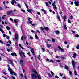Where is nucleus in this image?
Masks as SVG:
<instances>
[{
	"label": "nucleus",
	"instance_id": "603ef678",
	"mask_svg": "<svg viewBox=\"0 0 79 79\" xmlns=\"http://www.w3.org/2000/svg\"><path fill=\"white\" fill-rule=\"evenodd\" d=\"M59 75H60V76H63V74L60 73H59Z\"/></svg>",
	"mask_w": 79,
	"mask_h": 79
},
{
	"label": "nucleus",
	"instance_id": "a19ab883",
	"mask_svg": "<svg viewBox=\"0 0 79 79\" xmlns=\"http://www.w3.org/2000/svg\"><path fill=\"white\" fill-rule=\"evenodd\" d=\"M3 73L4 75H6V74H7V73H6V72H3Z\"/></svg>",
	"mask_w": 79,
	"mask_h": 79
},
{
	"label": "nucleus",
	"instance_id": "7c9ffc66",
	"mask_svg": "<svg viewBox=\"0 0 79 79\" xmlns=\"http://www.w3.org/2000/svg\"><path fill=\"white\" fill-rule=\"evenodd\" d=\"M24 4H25L27 8V9H29V7H28V6H27V4H26V3H24Z\"/></svg>",
	"mask_w": 79,
	"mask_h": 79
},
{
	"label": "nucleus",
	"instance_id": "58836bf2",
	"mask_svg": "<svg viewBox=\"0 0 79 79\" xmlns=\"http://www.w3.org/2000/svg\"><path fill=\"white\" fill-rule=\"evenodd\" d=\"M68 23H71V20H70L69 19H68Z\"/></svg>",
	"mask_w": 79,
	"mask_h": 79
},
{
	"label": "nucleus",
	"instance_id": "e2e57ef3",
	"mask_svg": "<svg viewBox=\"0 0 79 79\" xmlns=\"http://www.w3.org/2000/svg\"><path fill=\"white\" fill-rule=\"evenodd\" d=\"M6 45L7 46H10V44H7Z\"/></svg>",
	"mask_w": 79,
	"mask_h": 79
},
{
	"label": "nucleus",
	"instance_id": "052dcab7",
	"mask_svg": "<svg viewBox=\"0 0 79 79\" xmlns=\"http://www.w3.org/2000/svg\"><path fill=\"white\" fill-rule=\"evenodd\" d=\"M0 43H1V44H3V42H2V41H1V40H0Z\"/></svg>",
	"mask_w": 79,
	"mask_h": 79
},
{
	"label": "nucleus",
	"instance_id": "69168bd1",
	"mask_svg": "<svg viewBox=\"0 0 79 79\" xmlns=\"http://www.w3.org/2000/svg\"><path fill=\"white\" fill-rule=\"evenodd\" d=\"M42 50L43 52H44L45 51V49H44V48H42Z\"/></svg>",
	"mask_w": 79,
	"mask_h": 79
},
{
	"label": "nucleus",
	"instance_id": "ddd939ff",
	"mask_svg": "<svg viewBox=\"0 0 79 79\" xmlns=\"http://www.w3.org/2000/svg\"><path fill=\"white\" fill-rule=\"evenodd\" d=\"M11 55L12 56H17V55H16V54L15 52L11 53Z\"/></svg>",
	"mask_w": 79,
	"mask_h": 79
},
{
	"label": "nucleus",
	"instance_id": "c03bdc74",
	"mask_svg": "<svg viewBox=\"0 0 79 79\" xmlns=\"http://www.w3.org/2000/svg\"><path fill=\"white\" fill-rule=\"evenodd\" d=\"M53 9H57V8L56 7V6H53Z\"/></svg>",
	"mask_w": 79,
	"mask_h": 79
},
{
	"label": "nucleus",
	"instance_id": "39448f33",
	"mask_svg": "<svg viewBox=\"0 0 79 79\" xmlns=\"http://www.w3.org/2000/svg\"><path fill=\"white\" fill-rule=\"evenodd\" d=\"M8 61L10 62V64H11L12 66H14V64H13V60L10 59H8Z\"/></svg>",
	"mask_w": 79,
	"mask_h": 79
},
{
	"label": "nucleus",
	"instance_id": "473e14b6",
	"mask_svg": "<svg viewBox=\"0 0 79 79\" xmlns=\"http://www.w3.org/2000/svg\"><path fill=\"white\" fill-rule=\"evenodd\" d=\"M52 41L53 42H55V40L53 38H52Z\"/></svg>",
	"mask_w": 79,
	"mask_h": 79
},
{
	"label": "nucleus",
	"instance_id": "2eb2a0df",
	"mask_svg": "<svg viewBox=\"0 0 79 79\" xmlns=\"http://www.w3.org/2000/svg\"><path fill=\"white\" fill-rule=\"evenodd\" d=\"M41 11H43V12H44V14H45V15L47 14V12H46V11H45V10L42 9Z\"/></svg>",
	"mask_w": 79,
	"mask_h": 79
},
{
	"label": "nucleus",
	"instance_id": "37998d69",
	"mask_svg": "<svg viewBox=\"0 0 79 79\" xmlns=\"http://www.w3.org/2000/svg\"><path fill=\"white\" fill-rule=\"evenodd\" d=\"M21 11H22L23 12H24V13H25V10H24V9H21Z\"/></svg>",
	"mask_w": 79,
	"mask_h": 79
},
{
	"label": "nucleus",
	"instance_id": "c85d7f7f",
	"mask_svg": "<svg viewBox=\"0 0 79 79\" xmlns=\"http://www.w3.org/2000/svg\"><path fill=\"white\" fill-rule=\"evenodd\" d=\"M0 31L1 32H2V33H3L4 32V31L3 30V29H2V28H0Z\"/></svg>",
	"mask_w": 79,
	"mask_h": 79
},
{
	"label": "nucleus",
	"instance_id": "a211bd4d",
	"mask_svg": "<svg viewBox=\"0 0 79 79\" xmlns=\"http://www.w3.org/2000/svg\"><path fill=\"white\" fill-rule=\"evenodd\" d=\"M23 39L25 40L26 39V36L23 37V36L21 37V40H23Z\"/></svg>",
	"mask_w": 79,
	"mask_h": 79
},
{
	"label": "nucleus",
	"instance_id": "4c0bfd02",
	"mask_svg": "<svg viewBox=\"0 0 79 79\" xmlns=\"http://www.w3.org/2000/svg\"><path fill=\"white\" fill-rule=\"evenodd\" d=\"M74 74L75 76H77V73L76 72V71H74Z\"/></svg>",
	"mask_w": 79,
	"mask_h": 79
},
{
	"label": "nucleus",
	"instance_id": "bf43d9fd",
	"mask_svg": "<svg viewBox=\"0 0 79 79\" xmlns=\"http://www.w3.org/2000/svg\"><path fill=\"white\" fill-rule=\"evenodd\" d=\"M48 75H49V77H52V75H51L50 74H49Z\"/></svg>",
	"mask_w": 79,
	"mask_h": 79
},
{
	"label": "nucleus",
	"instance_id": "aec40b11",
	"mask_svg": "<svg viewBox=\"0 0 79 79\" xmlns=\"http://www.w3.org/2000/svg\"><path fill=\"white\" fill-rule=\"evenodd\" d=\"M76 53H74L73 54V55L72 56V57H73V58H76Z\"/></svg>",
	"mask_w": 79,
	"mask_h": 79
},
{
	"label": "nucleus",
	"instance_id": "bb28decb",
	"mask_svg": "<svg viewBox=\"0 0 79 79\" xmlns=\"http://www.w3.org/2000/svg\"><path fill=\"white\" fill-rule=\"evenodd\" d=\"M20 61L21 64H23V60H20Z\"/></svg>",
	"mask_w": 79,
	"mask_h": 79
},
{
	"label": "nucleus",
	"instance_id": "5701e85b",
	"mask_svg": "<svg viewBox=\"0 0 79 79\" xmlns=\"http://www.w3.org/2000/svg\"><path fill=\"white\" fill-rule=\"evenodd\" d=\"M17 6H18L19 8H21V5H20L19 4V3L17 4Z\"/></svg>",
	"mask_w": 79,
	"mask_h": 79
},
{
	"label": "nucleus",
	"instance_id": "a18cd8bd",
	"mask_svg": "<svg viewBox=\"0 0 79 79\" xmlns=\"http://www.w3.org/2000/svg\"><path fill=\"white\" fill-rule=\"evenodd\" d=\"M60 68H63V66L62 65V64H60Z\"/></svg>",
	"mask_w": 79,
	"mask_h": 79
},
{
	"label": "nucleus",
	"instance_id": "423d86ee",
	"mask_svg": "<svg viewBox=\"0 0 79 79\" xmlns=\"http://www.w3.org/2000/svg\"><path fill=\"white\" fill-rule=\"evenodd\" d=\"M31 18H28V22H27V24H31L32 23V21H30V20L31 19Z\"/></svg>",
	"mask_w": 79,
	"mask_h": 79
},
{
	"label": "nucleus",
	"instance_id": "4d7b16f0",
	"mask_svg": "<svg viewBox=\"0 0 79 79\" xmlns=\"http://www.w3.org/2000/svg\"><path fill=\"white\" fill-rule=\"evenodd\" d=\"M6 49H7V52H10V49H9L8 48H7Z\"/></svg>",
	"mask_w": 79,
	"mask_h": 79
},
{
	"label": "nucleus",
	"instance_id": "3c124183",
	"mask_svg": "<svg viewBox=\"0 0 79 79\" xmlns=\"http://www.w3.org/2000/svg\"><path fill=\"white\" fill-rule=\"evenodd\" d=\"M20 76H21V77H22V78H23V74H21Z\"/></svg>",
	"mask_w": 79,
	"mask_h": 79
},
{
	"label": "nucleus",
	"instance_id": "6e6d98bb",
	"mask_svg": "<svg viewBox=\"0 0 79 79\" xmlns=\"http://www.w3.org/2000/svg\"><path fill=\"white\" fill-rule=\"evenodd\" d=\"M55 78H56V79H58V78H59V77H58L57 76H55Z\"/></svg>",
	"mask_w": 79,
	"mask_h": 79
},
{
	"label": "nucleus",
	"instance_id": "5fc2aeb1",
	"mask_svg": "<svg viewBox=\"0 0 79 79\" xmlns=\"http://www.w3.org/2000/svg\"><path fill=\"white\" fill-rule=\"evenodd\" d=\"M5 9H6L7 8H10V7H7V6H6L5 7Z\"/></svg>",
	"mask_w": 79,
	"mask_h": 79
},
{
	"label": "nucleus",
	"instance_id": "393cba45",
	"mask_svg": "<svg viewBox=\"0 0 79 79\" xmlns=\"http://www.w3.org/2000/svg\"><path fill=\"white\" fill-rule=\"evenodd\" d=\"M35 38L36 39H39L37 35L36 34L35 35Z\"/></svg>",
	"mask_w": 79,
	"mask_h": 79
},
{
	"label": "nucleus",
	"instance_id": "4468645a",
	"mask_svg": "<svg viewBox=\"0 0 79 79\" xmlns=\"http://www.w3.org/2000/svg\"><path fill=\"white\" fill-rule=\"evenodd\" d=\"M13 13V11L11 10L10 11H9L7 12V15H9L10 14H11V13Z\"/></svg>",
	"mask_w": 79,
	"mask_h": 79
},
{
	"label": "nucleus",
	"instance_id": "864d4df0",
	"mask_svg": "<svg viewBox=\"0 0 79 79\" xmlns=\"http://www.w3.org/2000/svg\"><path fill=\"white\" fill-rule=\"evenodd\" d=\"M69 74L70 75H72V72H71V71H69Z\"/></svg>",
	"mask_w": 79,
	"mask_h": 79
},
{
	"label": "nucleus",
	"instance_id": "c756f323",
	"mask_svg": "<svg viewBox=\"0 0 79 79\" xmlns=\"http://www.w3.org/2000/svg\"><path fill=\"white\" fill-rule=\"evenodd\" d=\"M65 68L66 69H67V70H68V66L66 65L65 66Z\"/></svg>",
	"mask_w": 79,
	"mask_h": 79
},
{
	"label": "nucleus",
	"instance_id": "774afa93",
	"mask_svg": "<svg viewBox=\"0 0 79 79\" xmlns=\"http://www.w3.org/2000/svg\"><path fill=\"white\" fill-rule=\"evenodd\" d=\"M3 4H4V6H5V2H3Z\"/></svg>",
	"mask_w": 79,
	"mask_h": 79
},
{
	"label": "nucleus",
	"instance_id": "20e7f679",
	"mask_svg": "<svg viewBox=\"0 0 79 79\" xmlns=\"http://www.w3.org/2000/svg\"><path fill=\"white\" fill-rule=\"evenodd\" d=\"M19 54H20V56H21V58L23 57V56H22V54L23 55L24 57L25 58L26 57V56H25V55H24V53L22 51L19 52Z\"/></svg>",
	"mask_w": 79,
	"mask_h": 79
},
{
	"label": "nucleus",
	"instance_id": "412c9836",
	"mask_svg": "<svg viewBox=\"0 0 79 79\" xmlns=\"http://www.w3.org/2000/svg\"><path fill=\"white\" fill-rule=\"evenodd\" d=\"M57 18L59 19L60 21H61V19H60V16H59L58 15H57Z\"/></svg>",
	"mask_w": 79,
	"mask_h": 79
},
{
	"label": "nucleus",
	"instance_id": "ea45409f",
	"mask_svg": "<svg viewBox=\"0 0 79 79\" xmlns=\"http://www.w3.org/2000/svg\"><path fill=\"white\" fill-rule=\"evenodd\" d=\"M77 49H79V44H78L77 46L76 47Z\"/></svg>",
	"mask_w": 79,
	"mask_h": 79
},
{
	"label": "nucleus",
	"instance_id": "a878e982",
	"mask_svg": "<svg viewBox=\"0 0 79 79\" xmlns=\"http://www.w3.org/2000/svg\"><path fill=\"white\" fill-rule=\"evenodd\" d=\"M6 15H3V16H2V18L3 19H5V17H6Z\"/></svg>",
	"mask_w": 79,
	"mask_h": 79
},
{
	"label": "nucleus",
	"instance_id": "dca6fc26",
	"mask_svg": "<svg viewBox=\"0 0 79 79\" xmlns=\"http://www.w3.org/2000/svg\"><path fill=\"white\" fill-rule=\"evenodd\" d=\"M40 29L41 31H42L43 32H45L44 31V28H43L42 27H40Z\"/></svg>",
	"mask_w": 79,
	"mask_h": 79
},
{
	"label": "nucleus",
	"instance_id": "680f3d73",
	"mask_svg": "<svg viewBox=\"0 0 79 79\" xmlns=\"http://www.w3.org/2000/svg\"><path fill=\"white\" fill-rule=\"evenodd\" d=\"M9 43L10 44H11V42L10 40L9 41Z\"/></svg>",
	"mask_w": 79,
	"mask_h": 79
},
{
	"label": "nucleus",
	"instance_id": "7ed1b4c3",
	"mask_svg": "<svg viewBox=\"0 0 79 79\" xmlns=\"http://www.w3.org/2000/svg\"><path fill=\"white\" fill-rule=\"evenodd\" d=\"M72 64L73 69H74V68L76 67V62H75V61L72 60Z\"/></svg>",
	"mask_w": 79,
	"mask_h": 79
},
{
	"label": "nucleus",
	"instance_id": "49530a36",
	"mask_svg": "<svg viewBox=\"0 0 79 79\" xmlns=\"http://www.w3.org/2000/svg\"><path fill=\"white\" fill-rule=\"evenodd\" d=\"M53 61V60H52V59H51L49 61V62H52Z\"/></svg>",
	"mask_w": 79,
	"mask_h": 79
},
{
	"label": "nucleus",
	"instance_id": "8fccbe9b",
	"mask_svg": "<svg viewBox=\"0 0 79 79\" xmlns=\"http://www.w3.org/2000/svg\"><path fill=\"white\" fill-rule=\"evenodd\" d=\"M72 32L73 34H75V33H76V32H75L74 31H72Z\"/></svg>",
	"mask_w": 79,
	"mask_h": 79
},
{
	"label": "nucleus",
	"instance_id": "e433bc0d",
	"mask_svg": "<svg viewBox=\"0 0 79 79\" xmlns=\"http://www.w3.org/2000/svg\"><path fill=\"white\" fill-rule=\"evenodd\" d=\"M52 46V45H49L48 44H47V47L48 48H49V47H51Z\"/></svg>",
	"mask_w": 79,
	"mask_h": 79
},
{
	"label": "nucleus",
	"instance_id": "f3484780",
	"mask_svg": "<svg viewBox=\"0 0 79 79\" xmlns=\"http://www.w3.org/2000/svg\"><path fill=\"white\" fill-rule=\"evenodd\" d=\"M31 53H32V54H33V55H34V49L31 48Z\"/></svg>",
	"mask_w": 79,
	"mask_h": 79
},
{
	"label": "nucleus",
	"instance_id": "72a5a7b5",
	"mask_svg": "<svg viewBox=\"0 0 79 79\" xmlns=\"http://www.w3.org/2000/svg\"><path fill=\"white\" fill-rule=\"evenodd\" d=\"M19 46L20 47H21V48H22V49H23L24 48H23L22 46H21V44H19Z\"/></svg>",
	"mask_w": 79,
	"mask_h": 79
},
{
	"label": "nucleus",
	"instance_id": "f257e3e1",
	"mask_svg": "<svg viewBox=\"0 0 79 79\" xmlns=\"http://www.w3.org/2000/svg\"><path fill=\"white\" fill-rule=\"evenodd\" d=\"M33 72H34L35 73L34 74H31V76L32 77V79H37V75H37V76L38 77V79H41V77H40V76H39V75H38L37 74V71H36L35 70H33Z\"/></svg>",
	"mask_w": 79,
	"mask_h": 79
},
{
	"label": "nucleus",
	"instance_id": "9d476101",
	"mask_svg": "<svg viewBox=\"0 0 79 79\" xmlns=\"http://www.w3.org/2000/svg\"><path fill=\"white\" fill-rule=\"evenodd\" d=\"M14 3H15V4H17V2H16V1L14 0H12V1L11 2V3L13 5H14Z\"/></svg>",
	"mask_w": 79,
	"mask_h": 79
},
{
	"label": "nucleus",
	"instance_id": "9b49d317",
	"mask_svg": "<svg viewBox=\"0 0 79 79\" xmlns=\"http://www.w3.org/2000/svg\"><path fill=\"white\" fill-rule=\"evenodd\" d=\"M55 32L56 34L57 35L58 34H60V31L58 30L56 31H55Z\"/></svg>",
	"mask_w": 79,
	"mask_h": 79
},
{
	"label": "nucleus",
	"instance_id": "de8ad7c7",
	"mask_svg": "<svg viewBox=\"0 0 79 79\" xmlns=\"http://www.w3.org/2000/svg\"><path fill=\"white\" fill-rule=\"evenodd\" d=\"M56 62H59V63L61 62V60H56Z\"/></svg>",
	"mask_w": 79,
	"mask_h": 79
},
{
	"label": "nucleus",
	"instance_id": "b1692460",
	"mask_svg": "<svg viewBox=\"0 0 79 79\" xmlns=\"http://www.w3.org/2000/svg\"><path fill=\"white\" fill-rule=\"evenodd\" d=\"M44 29L46 30V31H48H48H50V29L49 28H48V27H44Z\"/></svg>",
	"mask_w": 79,
	"mask_h": 79
},
{
	"label": "nucleus",
	"instance_id": "6ab92c4d",
	"mask_svg": "<svg viewBox=\"0 0 79 79\" xmlns=\"http://www.w3.org/2000/svg\"><path fill=\"white\" fill-rule=\"evenodd\" d=\"M19 21V20L17 19H15L14 20V22H15V23H17V22Z\"/></svg>",
	"mask_w": 79,
	"mask_h": 79
},
{
	"label": "nucleus",
	"instance_id": "0e129e2a",
	"mask_svg": "<svg viewBox=\"0 0 79 79\" xmlns=\"http://www.w3.org/2000/svg\"><path fill=\"white\" fill-rule=\"evenodd\" d=\"M48 3L50 5H51V2H50V1H49L48 2Z\"/></svg>",
	"mask_w": 79,
	"mask_h": 79
},
{
	"label": "nucleus",
	"instance_id": "79ce46f5",
	"mask_svg": "<svg viewBox=\"0 0 79 79\" xmlns=\"http://www.w3.org/2000/svg\"><path fill=\"white\" fill-rule=\"evenodd\" d=\"M75 37H79V35L77 34H76L75 35Z\"/></svg>",
	"mask_w": 79,
	"mask_h": 79
},
{
	"label": "nucleus",
	"instance_id": "f8f14e48",
	"mask_svg": "<svg viewBox=\"0 0 79 79\" xmlns=\"http://www.w3.org/2000/svg\"><path fill=\"white\" fill-rule=\"evenodd\" d=\"M27 11H28V12H29V13H31L32 14V9H28L27 10Z\"/></svg>",
	"mask_w": 79,
	"mask_h": 79
},
{
	"label": "nucleus",
	"instance_id": "1a4fd4ad",
	"mask_svg": "<svg viewBox=\"0 0 79 79\" xmlns=\"http://www.w3.org/2000/svg\"><path fill=\"white\" fill-rule=\"evenodd\" d=\"M58 48H59V50H60L61 52H64V49L61 48V47H60V46H58Z\"/></svg>",
	"mask_w": 79,
	"mask_h": 79
},
{
	"label": "nucleus",
	"instance_id": "6e6552de",
	"mask_svg": "<svg viewBox=\"0 0 79 79\" xmlns=\"http://www.w3.org/2000/svg\"><path fill=\"white\" fill-rule=\"evenodd\" d=\"M74 4L76 6H79V2L78 1H75L74 2Z\"/></svg>",
	"mask_w": 79,
	"mask_h": 79
},
{
	"label": "nucleus",
	"instance_id": "338daca9",
	"mask_svg": "<svg viewBox=\"0 0 79 79\" xmlns=\"http://www.w3.org/2000/svg\"><path fill=\"white\" fill-rule=\"evenodd\" d=\"M49 60L48 59H46V61H49Z\"/></svg>",
	"mask_w": 79,
	"mask_h": 79
},
{
	"label": "nucleus",
	"instance_id": "09e8293b",
	"mask_svg": "<svg viewBox=\"0 0 79 79\" xmlns=\"http://www.w3.org/2000/svg\"><path fill=\"white\" fill-rule=\"evenodd\" d=\"M37 14H38V15H39V16H40V13L39 12H37Z\"/></svg>",
	"mask_w": 79,
	"mask_h": 79
},
{
	"label": "nucleus",
	"instance_id": "f03ea898",
	"mask_svg": "<svg viewBox=\"0 0 79 79\" xmlns=\"http://www.w3.org/2000/svg\"><path fill=\"white\" fill-rule=\"evenodd\" d=\"M7 66L8 68V70L10 72V74H11L12 75L14 74V75H15V76H16V75H17V74H16V73H14V71H13L12 70V69H11V68H10L9 65H7Z\"/></svg>",
	"mask_w": 79,
	"mask_h": 79
},
{
	"label": "nucleus",
	"instance_id": "4be33fe9",
	"mask_svg": "<svg viewBox=\"0 0 79 79\" xmlns=\"http://www.w3.org/2000/svg\"><path fill=\"white\" fill-rule=\"evenodd\" d=\"M40 58H41V57L40 56V55H39V56H38V59H39V60L40 61H41V60H40Z\"/></svg>",
	"mask_w": 79,
	"mask_h": 79
},
{
	"label": "nucleus",
	"instance_id": "c9c22d12",
	"mask_svg": "<svg viewBox=\"0 0 79 79\" xmlns=\"http://www.w3.org/2000/svg\"><path fill=\"white\" fill-rule=\"evenodd\" d=\"M50 73L52 76H54V73H53V72H52V71H51Z\"/></svg>",
	"mask_w": 79,
	"mask_h": 79
},
{
	"label": "nucleus",
	"instance_id": "2f4dec72",
	"mask_svg": "<svg viewBox=\"0 0 79 79\" xmlns=\"http://www.w3.org/2000/svg\"><path fill=\"white\" fill-rule=\"evenodd\" d=\"M6 29H7V30H8V31H9L10 29V27H9L8 26L6 27Z\"/></svg>",
	"mask_w": 79,
	"mask_h": 79
},
{
	"label": "nucleus",
	"instance_id": "cd10ccee",
	"mask_svg": "<svg viewBox=\"0 0 79 79\" xmlns=\"http://www.w3.org/2000/svg\"><path fill=\"white\" fill-rule=\"evenodd\" d=\"M45 5H46V6H48H48H49V5H48V2H46L45 3Z\"/></svg>",
	"mask_w": 79,
	"mask_h": 79
},
{
	"label": "nucleus",
	"instance_id": "f704fd0d",
	"mask_svg": "<svg viewBox=\"0 0 79 79\" xmlns=\"http://www.w3.org/2000/svg\"><path fill=\"white\" fill-rule=\"evenodd\" d=\"M63 26L65 29H67V27H66V26L65 25V24Z\"/></svg>",
	"mask_w": 79,
	"mask_h": 79
},
{
	"label": "nucleus",
	"instance_id": "13d9d810",
	"mask_svg": "<svg viewBox=\"0 0 79 79\" xmlns=\"http://www.w3.org/2000/svg\"><path fill=\"white\" fill-rule=\"evenodd\" d=\"M3 37H6V35L5 34H3Z\"/></svg>",
	"mask_w": 79,
	"mask_h": 79
},
{
	"label": "nucleus",
	"instance_id": "0eeeda50",
	"mask_svg": "<svg viewBox=\"0 0 79 79\" xmlns=\"http://www.w3.org/2000/svg\"><path fill=\"white\" fill-rule=\"evenodd\" d=\"M15 39L16 41H18V34H15Z\"/></svg>",
	"mask_w": 79,
	"mask_h": 79
}]
</instances>
